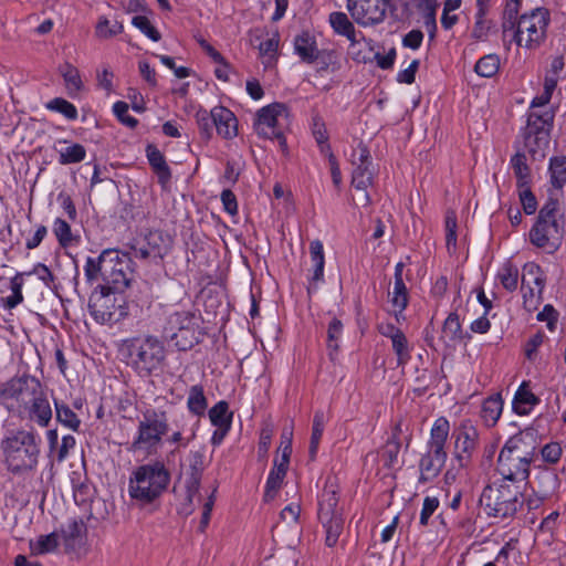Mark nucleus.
<instances>
[{
    "label": "nucleus",
    "mask_w": 566,
    "mask_h": 566,
    "mask_svg": "<svg viewBox=\"0 0 566 566\" xmlns=\"http://www.w3.org/2000/svg\"><path fill=\"white\" fill-rule=\"evenodd\" d=\"M7 408L21 418L45 428L52 420V408L49 398L34 377L13 378L1 391Z\"/></svg>",
    "instance_id": "nucleus-1"
},
{
    "label": "nucleus",
    "mask_w": 566,
    "mask_h": 566,
    "mask_svg": "<svg viewBox=\"0 0 566 566\" xmlns=\"http://www.w3.org/2000/svg\"><path fill=\"white\" fill-rule=\"evenodd\" d=\"M170 479V472L161 460L137 465L128 478V496L140 506L153 504L167 491Z\"/></svg>",
    "instance_id": "nucleus-2"
},
{
    "label": "nucleus",
    "mask_w": 566,
    "mask_h": 566,
    "mask_svg": "<svg viewBox=\"0 0 566 566\" xmlns=\"http://www.w3.org/2000/svg\"><path fill=\"white\" fill-rule=\"evenodd\" d=\"M88 281H102V286L124 291L134 279L132 259L116 249L104 250L98 258H88L84 265Z\"/></svg>",
    "instance_id": "nucleus-3"
},
{
    "label": "nucleus",
    "mask_w": 566,
    "mask_h": 566,
    "mask_svg": "<svg viewBox=\"0 0 566 566\" xmlns=\"http://www.w3.org/2000/svg\"><path fill=\"white\" fill-rule=\"evenodd\" d=\"M4 462L13 473L31 471L39 462V441L31 430L18 429L8 432L0 443Z\"/></svg>",
    "instance_id": "nucleus-4"
},
{
    "label": "nucleus",
    "mask_w": 566,
    "mask_h": 566,
    "mask_svg": "<svg viewBox=\"0 0 566 566\" xmlns=\"http://www.w3.org/2000/svg\"><path fill=\"white\" fill-rule=\"evenodd\" d=\"M527 436L525 432L511 437L499 454L497 471L507 483L528 478L534 449L526 447L524 440Z\"/></svg>",
    "instance_id": "nucleus-5"
},
{
    "label": "nucleus",
    "mask_w": 566,
    "mask_h": 566,
    "mask_svg": "<svg viewBox=\"0 0 566 566\" xmlns=\"http://www.w3.org/2000/svg\"><path fill=\"white\" fill-rule=\"evenodd\" d=\"M167 432L168 420L165 412L147 411L138 422L130 450L143 455H154L158 452Z\"/></svg>",
    "instance_id": "nucleus-6"
},
{
    "label": "nucleus",
    "mask_w": 566,
    "mask_h": 566,
    "mask_svg": "<svg viewBox=\"0 0 566 566\" xmlns=\"http://www.w3.org/2000/svg\"><path fill=\"white\" fill-rule=\"evenodd\" d=\"M480 504L489 516L511 517L522 505V493L513 483L488 485L480 496Z\"/></svg>",
    "instance_id": "nucleus-7"
},
{
    "label": "nucleus",
    "mask_w": 566,
    "mask_h": 566,
    "mask_svg": "<svg viewBox=\"0 0 566 566\" xmlns=\"http://www.w3.org/2000/svg\"><path fill=\"white\" fill-rule=\"evenodd\" d=\"M122 354L135 369L150 373L159 367L165 358L163 344L154 338H133L124 342Z\"/></svg>",
    "instance_id": "nucleus-8"
},
{
    "label": "nucleus",
    "mask_w": 566,
    "mask_h": 566,
    "mask_svg": "<svg viewBox=\"0 0 566 566\" xmlns=\"http://www.w3.org/2000/svg\"><path fill=\"white\" fill-rule=\"evenodd\" d=\"M200 317L192 311L178 310L169 314L164 333L180 350L191 348L199 339Z\"/></svg>",
    "instance_id": "nucleus-9"
},
{
    "label": "nucleus",
    "mask_w": 566,
    "mask_h": 566,
    "mask_svg": "<svg viewBox=\"0 0 566 566\" xmlns=\"http://www.w3.org/2000/svg\"><path fill=\"white\" fill-rule=\"evenodd\" d=\"M122 292L101 285L92 293L90 297V312L97 323L118 322L126 315Z\"/></svg>",
    "instance_id": "nucleus-10"
},
{
    "label": "nucleus",
    "mask_w": 566,
    "mask_h": 566,
    "mask_svg": "<svg viewBox=\"0 0 566 566\" xmlns=\"http://www.w3.org/2000/svg\"><path fill=\"white\" fill-rule=\"evenodd\" d=\"M548 19V12L545 9H535L523 14L516 27V43L526 49L538 46L545 39Z\"/></svg>",
    "instance_id": "nucleus-11"
},
{
    "label": "nucleus",
    "mask_w": 566,
    "mask_h": 566,
    "mask_svg": "<svg viewBox=\"0 0 566 566\" xmlns=\"http://www.w3.org/2000/svg\"><path fill=\"white\" fill-rule=\"evenodd\" d=\"M453 455L461 468L467 467L479 447L480 433L470 419H463L453 430Z\"/></svg>",
    "instance_id": "nucleus-12"
},
{
    "label": "nucleus",
    "mask_w": 566,
    "mask_h": 566,
    "mask_svg": "<svg viewBox=\"0 0 566 566\" xmlns=\"http://www.w3.org/2000/svg\"><path fill=\"white\" fill-rule=\"evenodd\" d=\"M531 242L547 252H554L562 242V234L551 211L542 210L536 223L530 231Z\"/></svg>",
    "instance_id": "nucleus-13"
},
{
    "label": "nucleus",
    "mask_w": 566,
    "mask_h": 566,
    "mask_svg": "<svg viewBox=\"0 0 566 566\" xmlns=\"http://www.w3.org/2000/svg\"><path fill=\"white\" fill-rule=\"evenodd\" d=\"M287 117L289 113L285 105L273 103L258 112L254 128L260 136L281 138L283 126L287 123Z\"/></svg>",
    "instance_id": "nucleus-14"
},
{
    "label": "nucleus",
    "mask_w": 566,
    "mask_h": 566,
    "mask_svg": "<svg viewBox=\"0 0 566 566\" xmlns=\"http://www.w3.org/2000/svg\"><path fill=\"white\" fill-rule=\"evenodd\" d=\"M388 0H347V10L361 27H371L384 21Z\"/></svg>",
    "instance_id": "nucleus-15"
},
{
    "label": "nucleus",
    "mask_w": 566,
    "mask_h": 566,
    "mask_svg": "<svg viewBox=\"0 0 566 566\" xmlns=\"http://www.w3.org/2000/svg\"><path fill=\"white\" fill-rule=\"evenodd\" d=\"M545 286V276L539 265L528 262L523 268L522 289L524 305L527 311L536 310L542 300Z\"/></svg>",
    "instance_id": "nucleus-16"
},
{
    "label": "nucleus",
    "mask_w": 566,
    "mask_h": 566,
    "mask_svg": "<svg viewBox=\"0 0 566 566\" xmlns=\"http://www.w3.org/2000/svg\"><path fill=\"white\" fill-rule=\"evenodd\" d=\"M206 467L205 451L191 450L185 460V486L190 504L202 501L199 494L201 475Z\"/></svg>",
    "instance_id": "nucleus-17"
},
{
    "label": "nucleus",
    "mask_w": 566,
    "mask_h": 566,
    "mask_svg": "<svg viewBox=\"0 0 566 566\" xmlns=\"http://www.w3.org/2000/svg\"><path fill=\"white\" fill-rule=\"evenodd\" d=\"M170 235L159 231H149L145 237V244L135 248V255L142 259L161 260L171 249Z\"/></svg>",
    "instance_id": "nucleus-18"
},
{
    "label": "nucleus",
    "mask_w": 566,
    "mask_h": 566,
    "mask_svg": "<svg viewBox=\"0 0 566 566\" xmlns=\"http://www.w3.org/2000/svg\"><path fill=\"white\" fill-rule=\"evenodd\" d=\"M61 546L66 553L81 554L86 547V525L82 521L73 520L60 531Z\"/></svg>",
    "instance_id": "nucleus-19"
},
{
    "label": "nucleus",
    "mask_w": 566,
    "mask_h": 566,
    "mask_svg": "<svg viewBox=\"0 0 566 566\" xmlns=\"http://www.w3.org/2000/svg\"><path fill=\"white\" fill-rule=\"evenodd\" d=\"M212 120L219 136L232 139L238 135V119L233 112L223 106L212 108Z\"/></svg>",
    "instance_id": "nucleus-20"
},
{
    "label": "nucleus",
    "mask_w": 566,
    "mask_h": 566,
    "mask_svg": "<svg viewBox=\"0 0 566 566\" xmlns=\"http://www.w3.org/2000/svg\"><path fill=\"white\" fill-rule=\"evenodd\" d=\"M290 461L282 460L275 458L273 461V467L269 472L265 490H264V501H272L275 499L289 469Z\"/></svg>",
    "instance_id": "nucleus-21"
},
{
    "label": "nucleus",
    "mask_w": 566,
    "mask_h": 566,
    "mask_svg": "<svg viewBox=\"0 0 566 566\" xmlns=\"http://www.w3.org/2000/svg\"><path fill=\"white\" fill-rule=\"evenodd\" d=\"M539 398L530 389L528 384L523 381L512 401V408L518 416H527L539 403Z\"/></svg>",
    "instance_id": "nucleus-22"
},
{
    "label": "nucleus",
    "mask_w": 566,
    "mask_h": 566,
    "mask_svg": "<svg viewBox=\"0 0 566 566\" xmlns=\"http://www.w3.org/2000/svg\"><path fill=\"white\" fill-rule=\"evenodd\" d=\"M56 145H60V148H56L59 154V163L61 165H71L77 164L85 159L86 149L83 145L78 143H72L66 139H59Z\"/></svg>",
    "instance_id": "nucleus-23"
},
{
    "label": "nucleus",
    "mask_w": 566,
    "mask_h": 566,
    "mask_svg": "<svg viewBox=\"0 0 566 566\" xmlns=\"http://www.w3.org/2000/svg\"><path fill=\"white\" fill-rule=\"evenodd\" d=\"M450 433V422L444 417L434 420L430 430L428 449L438 452H446L444 447Z\"/></svg>",
    "instance_id": "nucleus-24"
},
{
    "label": "nucleus",
    "mask_w": 566,
    "mask_h": 566,
    "mask_svg": "<svg viewBox=\"0 0 566 566\" xmlns=\"http://www.w3.org/2000/svg\"><path fill=\"white\" fill-rule=\"evenodd\" d=\"M464 339L461 322L457 313H451L446 318L441 332V340L448 347H454Z\"/></svg>",
    "instance_id": "nucleus-25"
},
{
    "label": "nucleus",
    "mask_w": 566,
    "mask_h": 566,
    "mask_svg": "<svg viewBox=\"0 0 566 566\" xmlns=\"http://www.w3.org/2000/svg\"><path fill=\"white\" fill-rule=\"evenodd\" d=\"M447 460V452H438L428 449L420 461V471L424 480L432 479L439 474Z\"/></svg>",
    "instance_id": "nucleus-26"
},
{
    "label": "nucleus",
    "mask_w": 566,
    "mask_h": 566,
    "mask_svg": "<svg viewBox=\"0 0 566 566\" xmlns=\"http://www.w3.org/2000/svg\"><path fill=\"white\" fill-rule=\"evenodd\" d=\"M503 399L500 394L488 397L481 407V418L485 426L493 427L500 419L503 411Z\"/></svg>",
    "instance_id": "nucleus-27"
},
{
    "label": "nucleus",
    "mask_w": 566,
    "mask_h": 566,
    "mask_svg": "<svg viewBox=\"0 0 566 566\" xmlns=\"http://www.w3.org/2000/svg\"><path fill=\"white\" fill-rule=\"evenodd\" d=\"M310 255L313 264V274L311 276V286H316L324 280L325 255L323 243L314 240L310 243Z\"/></svg>",
    "instance_id": "nucleus-28"
},
{
    "label": "nucleus",
    "mask_w": 566,
    "mask_h": 566,
    "mask_svg": "<svg viewBox=\"0 0 566 566\" xmlns=\"http://www.w3.org/2000/svg\"><path fill=\"white\" fill-rule=\"evenodd\" d=\"M60 546L61 536L59 531L39 535L36 538L30 541V551L34 555L55 553Z\"/></svg>",
    "instance_id": "nucleus-29"
},
{
    "label": "nucleus",
    "mask_w": 566,
    "mask_h": 566,
    "mask_svg": "<svg viewBox=\"0 0 566 566\" xmlns=\"http://www.w3.org/2000/svg\"><path fill=\"white\" fill-rule=\"evenodd\" d=\"M328 21L336 34L347 38L352 44H355L358 41L355 27L346 13L338 11L332 12Z\"/></svg>",
    "instance_id": "nucleus-30"
},
{
    "label": "nucleus",
    "mask_w": 566,
    "mask_h": 566,
    "mask_svg": "<svg viewBox=\"0 0 566 566\" xmlns=\"http://www.w3.org/2000/svg\"><path fill=\"white\" fill-rule=\"evenodd\" d=\"M439 7L438 0H419L417 8L422 14L423 27L431 39L434 38L437 31V9Z\"/></svg>",
    "instance_id": "nucleus-31"
},
{
    "label": "nucleus",
    "mask_w": 566,
    "mask_h": 566,
    "mask_svg": "<svg viewBox=\"0 0 566 566\" xmlns=\"http://www.w3.org/2000/svg\"><path fill=\"white\" fill-rule=\"evenodd\" d=\"M295 53L305 62H312L317 57V48L314 38L308 33H302L294 40Z\"/></svg>",
    "instance_id": "nucleus-32"
},
{
    "label": "nucleus",
    "mask_w": 566,
    "mask_h": 566,
    "mask_svg": "<svg viewBox=\"0 0 566 566\" xmlns=\"http://www.w3.org/2000/svg\"><path fill=\"white\" fill-rule=\"evenodd\" d=\"M389 303L397 319L408 305L409 296L405 283L394 282L392 291L389 292Z\"/></svg>",
    "instance_id": "nucleus-33"
},
{
    "label": "nucleus",
    "mask_w": 566,
    "mask_h": 566,
    "mask_svg": "<svg viewBox=\"0 0 566 566\" xmlns=\"http://www.w3.org/2000/svg\"><path fill=\"white\" fill-rule=\"evenodd\" d=\"M61 75L64 80L65 88L71 97L76 96L83 88V82L78 70L70 63L61 66Z\"/></svg>",
    "instance_id": "nucleus-34"
},
{
    "label": "nucleus",
    "mask_w": 566,
    "mask_h": 566,
    "mask_svg": "<svg viewBox=\"0 0 566 566\" xmlns=\"http://www.w3.org/2000/svg\"><path fill=\"white\" fill-rule=\"evenodd\" d=\"M52 231L62 248H69L76 245L80 241L78 237L75 235L71 226L63 219L56 218L53 222Z\"/></svg>",
    "instance_id": "nucleus-35"
},
{
    "label": "nucleus",
    "mask_w": 566,
    "mask_h": 566,
    "mask_svg": "<svg viewBox=\"0 0 566 566\" xmlns=\"http://www.w3.org/2000/svg\"><path fill=\"white\" fill-rule=\"evenodd\" d=\"M123 30L124 27L118 20L101 15L95 25V35L101 40H106L120 34Z\"/></svg>",
    "instance_id": "nucleus-36"
},
{
    "label": "nucleus",
    "mask_w": 566,
    "mask_h": 566,
    "mask_svg": "<svg viewBox=\"0 0 566 566\" xmlns=\"http://www.w3.org/2000/svg\"><path fill=\"white\" fill-rule=\"evenodd\" d=\"M23 273H17L13 277L10 279L11 295L2 298V304L7 310H13L23 302Z\"/></svg>",
    "instance_id": "nucleus-37"
},
{
    "label": "nucleus",
    "mask_w": 566,
    "mask_h": 566,
    "mask_svg": "<svg viewBox=\"0 0 566 566\" xmlns=\"http://www.w3.org/2000/svg\"><path fill=\"white\" fill-rule=\"evenodd\" d=\"M548 174L551 184L560 189L566 184V156L551 158Z\"/></svg>",
    "instance_id": "nucleus-38"
},
{
    "label": "nucleus",
    "mask_w": 566,
    "mask_h": 566,
    "mask_svg": "<svg viewBox=\"0 0 566 566\" xmlns=\"http://www.w3.org/2000/svg\"><path fill=\"white\" fill-rule=\"evenodd\" d=\"M553 120V115L546 113L544 116L536 114L535 112H531L527 118V125L531 130H539L536 139L541 142L544 146L548 143L547 133L543 132L545 127L551 126Z\"/></svg>",
    "instance_id": "nucleus-39"
},
{
    "label": "nucleus",
    "mask_w": 566,
    "mask_h": 566,
    "mask_svg": "<svg viewBox=\"0 0 566 566\" xmlns=\"http://www.w3.org/2000/svg\"><path fill=\"white\" fill-rule=\"evenodd\" d=\"M209 419L217 428L230 429L232 415L226 401H219L209 410Z\"/></svg>",
    "instance_id": "nucleus-40"
},
{
    "label": "nucleus",
    "mask_w": 566,
    "mask_h": 566,
    "mask_svg": "<svg viewBox=\"0 0 566 566\" xmlns=\"http://www.w3.org/2000/svg\"><path fill=\"white\" fill-rule=\"evenodd\" d=\"M207 399L202 386L195 385L189 389L187 397V407L190 412L197 416L205 413L207 409Z\"/></svg>",
    "instance_id": "nucleus-41"
},
{
    "label": "nucleus",
    "mask_w": 566,
    "mask_h": 566,
    "mask_svg": "<svg viewBox=\"0 0 566 566\" xmlns=\"http://www.w3.org/2000/svg\"><path fill=\"white\" fill-rule=\"evenodd\" d=\"M56 420L64 427L77 431L81 426V420L75 412L66 405L54 401Z\"/></svg>",
    "instance_id": "nucleus-42"
},
{
    "label": "nucleus",
    "mask_w": 566,
    "mask_h": 566,
    "mask_svg": "<svg viewBox=\"0 0 566 566\" xmlns=\"http://www.w3.org/2000/svg\"><path fill=\"white\" fill-rule=\"evenodd\" d=\"M496 277L507 291H514L518 283V269L512 263L505 262L499 269Z\"/></svg>",
    "instance_id": "nucleus-43"
},
{
    "label": "nucleus",
    "mask_w": 566,
    "mask_h": 566,
    "mask_svg": "<svg viewBox=\"0 0 566 566\" xmlns=\"http://www.w3.org/2000/svg\"><path fill=\"white\" fill-rule=\"evenodd\" d=\"M44 106L48 111L59 113L69 120H74L78 116L77 108L72 103L62 97H55L45 103Z\"/></svg>",
    "instance_id": "nucleus-44"
},
{
    "label": "nucleus",
    "mask_w": 566,
    "mask_h": 566,
    "mask_svg": "<svg viewBox=\"0 0 566 566\" xmlns=\"http://www.w3.org/2000/svg\"><path fill=\"white\" fill-rule=\"evenodd\" d=\"M279 48V35L276 33H273L271 35H268L259 45V52L261 57L263 59V63L265 66H269L272 64L276 51Z\"/></svg>",
    "instance_id": "nucleus-45"
},
{
    "label": "nucleus",
    "mask_w": 566,
    "mask_h": 566,
    "mask_svg": "<svg viewBox=\"0 0 566 566\" xmlns=\"http://www.w3.org/2000/svg\"><path fill=\"white\" fill-rule=\"evenodd\" d=\"M500 69V59L495 54L481 57L475 64V72L482 77H492Z\"/></svg>",
    "instance_id": "nucleus-46"
},
{
    "label": "nucleus",
    "mask_w": 566,
    "mask_h": 566,
    "mask_svg": "<svg viewBox=\"0 0 566 566\" xmlns=\"http://www.w3.org/2000/svg\"><path fill=\"white\" fill-rule=\"evenodd\" d=\"M511 166L513 168L514 175L517 179V186L525 187L528 184L530 170L526 165V159L524 155L516 154L511 159Z\"/></svg>",
    "instance_id": "nucleus-47"
},
{
    "label": "nucleus",
    "mask_w": 566,
    "mask_h": 566,
    "mask_svg": "<svg viewBox=\"0 0 566 566\" xmlns=\"http://www.w3.org/2000/svg\"><path fill=\"white\" fill-rule=\"evenodd\" d=\"M373 170L370 166L356 167L353 170L352 184L357 190L366 191L373 182Z\"/></svg>",
    "instance_id": "nucleus-48"
},
{
    "label": "nucleus",
    "mask_w": 566,
    "mask_h": 566,
    "mask_svg": "<svg viewBox=\"0 0 566 566\" xmlns=\"http://www.w3.org/2000/svg\"><path fill=\"white\" fill-rule=\"evenodd\" d=\"M337 504V499L335 497L334 492H324L321 496L319 501V511L318 515L322 521L328 518H339L335 514V506Z\"/></svg>",
    "instance_id": "nucleus-49"
},
{
    "label": "nucleus",
    "mask_w": 566,
    "mask_h": 566,
    "mask_svg": "<svg viewBox=\"0 0 566 566\" xmlns=\"http://www.w3.org/2000/svg\"><path fill=\"white\" fill-rule=\"evenodd\" d=\"M391 340L392 349L399 365H405L410 359V346L403 333L396 335Z\"/></svg>",
    "instance_id": "nucleus-50"
},
{
    "label": "nucleus",
    "mask_w": 566,
    "mask_h": 566,
    "mask_svg": "<svg viewBox=\"0 0 566 566\" xmlns=\"http://www.w3.org/2000/svg\"><path fill=\"white\" fill-rule=\"evenodd\" d=\"M312 134L319 145L322 153L329 151L327 129L325 123L318 116L313 117Z\"/></svg>",
    "instance_id": "nucleus-51"
},
{
    "label": "nucleus",
    "mask_w": 566,
    "mask_h": 566,
    "mask_svg": "<svg viewBox=\"0 0 566 566\" xmlns=\"http://www.w3.org/2000/svg\"><path fill=\"white\" fill-rule=\"evenodd\" d=\"M558 81L553 77L544 78L543 92L533 98L531 108L542 107L549 103L552 95L557 86Z\"/></svg>",
    "instance_id": "nucleus-52"
},
{
    "label": "nucleus",
    "mask_w": 566,
    "mask_h": 566,
    "mask_svg": "<svg viewBox=\"0 0 566 566\" xmlns=\"http://www.w3.org/2000/svg\"><path fill=\"white\" fill-rule=\"evenodd\" d=\"M132 24L151 41L157 42L160 40L159 31L154 27L147 17L136 15L132 19Z\"/></svg>",
    "instance_id": "nucleus-53"
},
{
    "label": "nucleus",
    "mask_w": 566,
    "mask_h": 566,
    "mask_svg": "<svg viewBox=\"0 0 566 566\" xmlns=\"http://www.w3.org/2000/svg\"><path fill=\"white\" fill-rule=\"evenodd\" d=\"M457 217L453 211H448L444 219L446 243L449 251L457 248Z\"/></svg>",
    "instance_id": "nucleus-54"
},
{
    "label": "nucleus",
    "mask_w": 566,
    "mask_h": 566,
    "mask_svg": "<svg viewBox=\"0 0 566 566\" xmlns=\"http://www.w3.org/2000/svg\"><path fill=\"white\" fill-rule=\"evenodd\" d=\"M196 122L202 138L209 140L212 137V109H199L196 113Z\"/></svg>",
    "instance_id": "nucleus-55"
},
{
    "label": "nucleus",
    "mask_w": 566,
    "mask_h": 566,
    "mask_svg": "<svg viewBox=\"0 0 566 566\" xmlns=\"http://www.w3.org/2000/svg\"><path fill=\"white\" fill-rule=\"evenodd\" d=\"M129 105L126 102L118 101L113 105V114L125 126L135 128L138 120L128 114Z\"/></svg>",
    "instance_id": "nucleus-56"
},
{
    "label": "nucleus",
    "mask_w": 566,
    "mask_h": 566,
    "mask_svg": "<svg viewBox=\"0 0 566 566\" xmlns=\"http://www.w3.org/2000/svg\"><path fill=\"white\" fill-rule=\"evenodd\" d=\"M324 431V415L323 412H316L313 419V428L311 436V454L314 455L317 451L318 443L321 441Z\"/></svg>",
    "instance_id": "nucleus-57"
},
{
    "label": "nucleus",
    "mask_w": 566,
    "mask_h": 566,
    "mask_svg": "<svg viewBox=\"0 0 566 566\" xmlns=\"http://www.w3.org/2000/svg\"><path fill=\"white\" fill-rule=\"evenodd\" d=\"M343 332V324L337 318L332 319V322L328 325L327 329V337H328V349L329 355L333 356V352L338 350V340L342 336Z\"/></svg>",
    "instance_id": "nucleus-58"
},
{
    "label": "nucleus",
    "mask_w": 566,
    "mask_h": 566,
    "mask_svg": "<svg viewBox=\"0 0 566 566\" xmlns=\"http://www.w3.org/2000/svg\"><path fill=\"white\" fill-rule=\"evenodd\" d=\"M292 428H285L281 433V443L279 447V455L276 458L290 461L292 454Z\"/></svg>",
    "instance_id": "nucleus-59"
},
{
    "label": "nucleus",
    "mask_w": 566,
    "mask_h": 566,
    "mask_svg": "<svg viewBox=\"0 0 566 566\" xmlns=\"http://www.w3.org/2000/svg\"><path fill=\"white\" fill-rule=\"evenodd\" d=\"M322 522L326 527V544L328 546H334L340 533V518H328Z\"/></svg>",
    "instance_id": "nucleus-60"
},
{
    "label": "nucleus",
    "mask_w": 566,
    "mask_h": 566,
    "mask_svg": "<svg viewBox=\"0 0 566 566\" xmlns=\"http://www.w3.org/2000/svg\"><path fill=\"white\" fill-rule=\"evenodd\" d=\"M541 455L543 461L554 464L562 457V447L557 442H549L542 448Z\"/></svg>",
    "instance_id": "nucleus-61"
},
{
    "label": "nucleus",
    "mask_w": 566,
    "mask_h": 566,
    "mask_svg": "<svg viewBox=\"0 0 566 566\" xmlns=\"http://www.w3.org/2000/svg\"><path fill=\"white\" fill-rule=\"evenodd\" d=\"M300 513L301 505L298 503H291L281 511L280 517L281 521L292 526L298 523Z\"/></svg>",
    "instance_id": "nucleus-62"
},
{
    "label": "nucleus",
    "mask_w": 566,
    "mask_h": 566,
    "mask_svg": "<svg viewBox=\"0 0 566 566\" xmlns=\"http://www.w3.org/2000/svg\"><path fill=\"white\" fill-rule=\"evenodd\" d=\"M274 434V428L271 423H264L261 431H260V438H259V453L262 455H266L272 437Z\"/></svg>",
    "instance_id": "nucleus-63"
},
{
    "label": "nucleus",
    "mask_w": 566,
    "mask_h": 566,
    "mask_svg": "<svg viewBox=\"0 0 566 566\" xmlns=\"http://www.w3.org/2000/svg\"><path fill=\"white\" fill-rule=\"evenodd\" d=\"M439 507V500L434 496H427L423 500L422 510L420 513V524L426 526L429 522L430 516Z\"/></svg>",
    "instance_id": "nucleus-64"
}]
</instances>
